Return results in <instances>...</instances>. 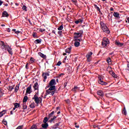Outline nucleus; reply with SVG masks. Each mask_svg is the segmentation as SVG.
Returning a JSON list of instances; mask_svg holds the SVG:
<instances>
[{"label":"nucleus","instance_id":"f257e3e1","mask_svg":"<svg viewBox=\"0 0 129 129\" xmlns=\"http://www.w3.org/2000/svg\"><path fill=\"white\" fill-rule=\"evenodd\" d=\"M100 26L102 30L105 33H106V34H109L110 33V31H109V29H108V28H107V26L103 23V22H100Z\"/></svg>","mask_w":129,"mask_h":129},{"label":"nucleus","instance_id":"f03ea898","mask_svg":"<svg viewBox=\"0 0 129 129\" xmlns=\"http://www.w3.org/2000/svg\"><path fill=\"white\" fill-rule=\"evenodd\" d=\"M109 44V40H108V38L106 37H104L103 39V41L102 42V46L103 47V48L106 47L107 45Z\"/></svg>","mask_w":129,"mask_h":129},{"label":"nucleus","instance_id":"7ed1b4c3","mask_svg":"<svg viewBox=\"0 0 129 129\" xmlns=\"http://www.w3.org/2000/svg\"><path fill=\"white\" fill-rule=\"evenodd\" d=\"M32 99H34V101L35 102L36 104H39V103L41 102V101H42V98L38 97V96H37L36 94H35L34 95V97L32 98Z\"/></svg>","mask_w":129,"mask_h":129},{"label":"nucleus","instance_id":"20e7f679","mask_svg":"<svg viewBox=\"0 0 129 129\" xmlns=\"http://www.w3.org/2000/svg\"><path fill=\"white\" fill-rule=\"evenodd\" d=\"M80 41H82V39H80L79 38L75 39V43L74 45L75 47H79L80 45Z\"/></svg>","mask_w":129,"mask_h":129},{"label":"nucleus","instance_id":"39448f33","mask_svg":"<svg viewBox=\"0 0 129 129\" xmlns=\"http://www.w3.org/2000/svg\"><path fill=\"white\" fill-rule=\"evenodd\" d=\"M55 84H56V80H55V79H52L50 81L49 85L47 86V88H49L50 86H54V85H55Z\"/></svg>","mask_w":129,"mask_h":129},{"label":"nucleus","instance_id":"423d86ee","mask_svg":"<svg viewBox=\"0 0 129 129\" xmlns=\"http://www.w3.org/2000/svg\"><path fill=\"white\" fill-rule=\"evenodd\" d=\"M5 49L8 51V53L10 54V55H13V49H12V48H11V47H10V46L6 45L5 47Z\"/></svg>","mask_w":129,"mask_h":129},{"label":"nucleus","instance_id":"0eeeda50","mask_svg":"<svg viewBox=\"0 0 129 129\" xmlns=\"http://www.w3.org/2000/svg\"><path fill=\"white\" fill-rule=\"evenodd\" d=\"M98 82L99 84H101V85H106V84H107V83L103 82V81L102 80V78L101 77H98Z\"/></svg>","mask_w":129,"mask_h":129},{"label":"nucleus","instance_id":"6e6552de","mask_svg":"<svg viewBox=\"0 0 129 129\" xmlns=\"http://www.w3.org/2000/svg\"><path fill=\"white\" fill-rule=\"evenodd\" d=\"M75 39H78V38H80L82 36V33L78 32V33H75L74 34Z\"/></svg>","mask_w":129,"mask_h":129},{"label":"nucleus","instance_id":"1a4fd4ad","mask_svg":"<svg viewBox=\"0 0 129 129\" xmlns=\"http://www.w3.org/2000/svg\"><path fill=\"white\" fill-rule=\"evenodd\" d=\"M48 94H50L53 96V94H55V91L47 90L46 91V95H48Z\"/></svg>","mask_w":129,"mask_h":129},{"label":"nucleus","instance_id":"9d476101","mask_svg":"<svg viewBox=\"0 0 129 129\" xmlns=\"http://www.w3.org/2000/svg\"><path fill=\"white\" fill-rule=\"evenodd\" d=\"M92 52L90 51L88 53V54L86 55V58L87 59V60L88 62H90V58H91V56L92 55Z\"/></svg>","mask_w":129,"mask_h":129},{"label":"nucleus","instance_id":"9b49d317","mask_svg":"<svg viewBox=\"0 0 129 129\" xmlns=\"http://www.w3.org/2000/svg\"><path fill=\"white\" fill-rule=\"evenodd\" d=\"M97 94H98L101 97H103L104 96V93L102 90H99L97 92Z\"/></svg>","mask_w":129,"mask_h":129},{"label":"nucleus","instance_id":"f8f14e48","mask_svg":"<svg viewBox=\"0 0 129 129\" xmlns=\"http://www.w3.org/2000/svg\"><path fill=\"white\" fill-rule=\"evenodd\" d=\"M42 127L40 128V129H47V128L48 127V126H49V124H48V123H44L42 124L41 125Z\"/></svg>","mask_w":129,"mask_h":129},{"label":"nucleus","instance_id":"ddd939ff","mask_svg":"<svg viewBox=\"0 0 129 129\" xmlns=\"http://www.w3.org/2000/svg\"><path fill=\"white\" fill-rule=\"evenodd\" d=\"M32 89V85H30L27 88L26 93L31 94V89Z\"/></svg>","mask_w":129,"mask_h":129},{"label":"nucleus","instance_id":"4468645a","mask_svg":"<svg viewBox=\"0 0 129 129\" xmlns=\"http://www.w3.org/2000/svg\"><path fill=\"white\" fill-rule=\"evenodd\" d=\"M109 73H110V74L112 75V76L114 77V78H117V76L116 75V74H115V73H114V72H113V71H109Z\"/></svg>","mask_w":129,"mask_h":129},{"label":"nucleus","instance_id":"2eb2a0df","mask_svg":"<svg viewBox=\"0 0 129 129\" xmlns=\"http://www.w3.org/2000/svg\"><path fill=\"white\" fill-rule=\"evenodd\" d=\"M115 45L117 46H118L119 47H122V46H123V43H120L119 41H116L115 42Z\"/></svg>","mask_w":129,"mask_h":129},{"label":"nucleus","instance_id":"dca6fc26","mask_svg":"<svg viewBox=\"0 0 129 129\" xmlns=\"http://www.w3.org/2000/svg\"><path fill=\"white\" fill-rule=\"evenodd\" d=\"M55 89H56V86H50L49 88L48 89V90H51L52 91H55Z\"/></svg>","mask_w":129,"mask_h":129},{"label":"nucleus","instance_id":"f3484780","mask_svg":"<svg viewBox=\"0 0 129 129\" xmlns=\"http://www.w3.org/2000/svg\"><path fill=\"white\" fill-rule=\"evenodd\" d=\"M3 17H9V14H8V12L7 11H4L2 14Z\"/></svg>","mask_w":129,"mask_h":129},{"label":"nucleus","instance_id":"a211bd4d","mask_svg":"<svg viewBox=\"0 0 129 129\" xmlns=\"http://www.w3.org/2000/svg\"><path fill=\"white\" fill-rule=\"evenodd\" d=\"M33 87H34L35 90H37L39 88V86L38 85V83H35Z\"/></svg>","mask_w":129,"mask_h":129},{"label":"nucleus","instance_id":"6ab92c4d","mask_svg":"<svg viewBox=\"0 0 129 129\" xmlns=\"http://www.w3.org/2000/svg\"><path fill=\"white\" fill-rule=\"evenodd\" d=\"M113 16L115 18H119V14L117 12H114Z\"/></svg>","mask_w":129,"mask_h":129},{"label":"nucleus","instance_id":"aec40b11","mask_svg":"<svg viewBox=\"0 0 129 129\" xmlns=\"http://www.w3.org/2000/svg\"><path fill=\"white\" fill-rule=\"evenodd\" d=\"M83 22V20H82L81 19H79L78 20L75 22V24H77V25L79 24V23H81V24Z\"/></svg>","mask_w":129,"mask_h":129},{"label":"nucleus","instance_id":"412c9836","mask_svg":"<svg viewBox=\"0 0 129 129\" xmlns=\"http://www.w3.org/2000/svg\"><path fill=\"white\" fill-rule=\"evenodd\" d=\"M71 47H69L66 50V53H68L69 54H70V52H71Z\"/></svg>","mask_w":129,"mask_h":129},{"label":"nucleus","instance_id":"4be33fe9","mask_svg":"<svg viewBox=\"0 0 129 129\" xmlns=\"http://www.w3.org/2000/svg\"><path fill=\"white\" fill-rule=\"evenodd\" d=\"M6 112H7L6 110H4L2 112H0V117H2V116H3V115H4V114H5L6 113Z\"/></svg>","mask_w":129,"mask_h":129},{"label":"nucleus","instance_id":"5701e85b","mask_svg":"<svg viewBox=\"0 0 129 129\" xmlns=\"http://www.w3.org/2000/svg\"><path fill=\"white\" fill-rule=\"evenodd\" d=\"M41 42H42V40L41 39H36L34 43L35 44H40L41 43Z\"/></svg>","mask_w":129,"mask_h":129},{"label":"nucleus","instance_id":"b1692460","mask_svg":"<svg viewBox=\"0 0 129 129\" xmlns=\"http://www.w3.org/2000/svg\"><path fill=\"white\" fill-rule=\"evenodd\" d=\"M42 77H43V78H44V80H43V81L45 82V80H46V79H47V76H46V73H43L42 74Z\"/></svg>","mask_w":129,"mask_h":129},{"label":"nucleus","instance_id":"393cba45","mask_svg":"<svg viewBox=\"0 0 129 129\" xmlns=\"http://www.w3.org/2000/svg\"><path fill=\"white\" fill-rule=\"evenodd\" d=\"M30 129H38V128L37 127V125H36V124L32 125V126L31 127Z\"/></svg>","mask_w":129,"mask_h":129},{"label":"nucleus","instance_id":"a878e982","mask_svg":"<svg viewBox=\"0 0 129 129\" xmlns=\"http://www.w3.org/2000/svg\"><path fill=\"white\" fill-rule=\"evenodd\" d=\"M35 61H36V59H34L33 57H31L30 58V63H34L35 62Z\"/></svg>","mask_w":129,"mask_h":129},{"label":"nucleus","instance_id":"bb28decb","mask_svg":"<svg viewBox=\"0 0 129 129\" xmlns=\"http://www.w3.org/2000/svg\"><path fill=\"white\" fill-rule=\"evenodd\" d=\"M39 55L42 57V58H46V55H44V54L41 53V52H39Z\"/></svg>","mask_w":129,"mask_h":129},{"label":"nucleus","instance_id":"cd10ccee","mask_svg":"<svg viewBox=\"0 0 129 129\" xmlns=\"http://www.w3.org/2000/svg\"><path fill=\"white\" fill-rule=\"evenodd\" d=\"M28 100V96H25L23 98V102H27V101Z\"/></svg>","mask_w":129,"mask_h":129},{"label":"nucleus","instance_id":"c85d7f7f","mask_svg":"<svg viewBox=\"0 0 129 129\" xmlns=\"http://www.w3.org/2000/svg\"><path fill=\"white\" fill-rule=\"evenodd\" d=\"M78 89H79V88H78V87H77V86H75V87L72 89V90H73L74 92H76V90H77Z\"/></svg>","mask_w":129,"mask_h":129},{"label":"nucleus","instance_id":"c756f323","mask_svg":"<svg viewBox=\"0 0 129 129\" xmlns=\"http://www.w3.org/2000/svg\"><path fill=\"white\" fill-rule=\"evenodd\" d=\"M29 106L31 108H35V103H32Z\"/></svg>","mask_w":129,"mask_h":129},{"label":"nucleus","instance_id":"7c9ffc66","mask_svg":"<svg viewBox=\"0 0 129 129\" xmlns=\"http://www.w3.org/2000/svg\"><path fill=\"white\" fill-rule=\"evenodd\" d=\"M14 107H15L16 108H18V107H20V105L19 103H16L14 104Z\"/></svg>","mask_w":129,"mask_h":129},{"label":"nucleus","instance_id":"2f4dec72","mask_svg":"<svg viewBox=\"0 0 129 129\" xmlns=\"http://www.w3.org/2000/svg\"><path fill=\"white\" fill-rule=\"evenodd\" d=\"M122 113L124 114V115H126V110H125V107H124V109L122 111Z\"/></svg>","mask_w":129,"mask_h":129},{"label":"nucleus","instance_id":"473e14b6","mask_svg":"<svg viewBox=\"0 0 129 129\" xmlns=\"http://www.w3.org/2000/svg\"><path fill=\"white\" fill-rule=\"evenodd\" d=\"M47 121H48V117H45L43 119V122L44 123H47Z\"/></svg>","mask_w":129,"mask_h":129},{"label":"nucleus","instance_id":"72a5a7b5","mask_svg":"<svg viewBox=\"0 0 129 129\" xmlns=\"http://www.w3.org/2000/svg\"><path fill=\"white\" fill-rule=\"evenodd\" d=\"M63 25H60L58 28L57 30H58V31H61V30H63Z\"/></svg>","mask_w":129,"mask_h":129},{"label":"nucleus","instance_id":"f704fd0d","mask_svg":"<svg viewBox=\"0 0 129 129\" xmlns=\"http://www.w3.org/2000/svg\"><path fill=\"white\" fill-rule=\"evenodd\" d=\"M12 89H14V86H9V88L8 89V90H9L10 91H12Z\"/></svg>","mask_w":129,"mask_h":129},{"label":"nucleus","instance_id":"c9c22d12","mask_svg":"<svg viewBox=\"0 0 129 129\" xmlns=\"http://www.w3.org/2000/svg\"><path fill=\"white\" fill-rule=\"evenodd\" d=\"M59 124H60V123H56V124L54 125V127H52V128H57V126H59Z\"/></svg>","mask_w":129,"mask_h":129},{"label":"nucleus","instance_id":"e433bc0d","mask_svg":"<svg viewBox=\"0 0 129 129\" xmlns=\"http://www.w3.org/2000/svg\"><path fill=\"white\" fill-rule=\"evenodd\" d=\"M18 90H19V86L17 85L15 89V92H17Z\"/></svg>","mask_w":129,"mask_h":129},{"label":"nucleus","instance_id":"4c0bfd02","mask_svg":"<svg viewBox=\"0 0 129 129\" xmlns=\"http://www.w3.org/2000/svg\"><path fill=\"white\" fill-rule=\"evenodd\" d=\"M22 9L23 10V11L27 12V7L26 6H23L22 7Z\"/></svg>","mask_w":129,"mask_h":129},{"label":"nucleus","instance_id":"58836bf2","mask_svg":"<svg viewBox=\"0 0 129 129\" xmlns=\"http://www.w3.org/2000/svg\"><path fill=\"white\" fill-rule=\"evenodd\" d=\"M23 109H27V105H26V103H23Z\"/></svg>","mask_w":129,"mask_h":129},{"label":"nucleus","instance_id":"ea45409f","mask_svg":"<svg viewBox=\"0 0 129 129\" xmlns=\"http://www.w3.org/2000/svg\"><path fill=\"white\" fill-rule=\"evenodd\" d=\"M3 122L5 125H7L8 124V122L5 119L3 120Z\"/></svg>","mask_w":129,"mask_h":129},{"label":"nucleus","instance_id":"a19ab883","mask_svg":"<svg viewBox=\"0 0 129 129\" xmlns=\"http://www.w3.org/2000/svg\"><path fill=\"white\" fill-rule=\"evenodd\" d=\"M62 64V62L61 61H59L57 63H56V66H60Z\"/></svg>","mask_w":129,"mask_h":129},{"label":"nucleus","instance_id":"79ce46f5","mask_svg":"<svg viewBox=\"0 0 129 129\" xmlns=\"http://www.w3.org/2000/svg\"><path fill=\"white\" fill-rule=\"evenodd\" d=\"M1 45L4 46V48H6V45H5V42L3 41H1Z\"/></svg>","mask_w":129,"mask_h":129},{"label":"nucleus","instance_id":"37998d69","mask_svg":"<svg viewBox=\"0 0 129 129\" xmlns=\"http://www.w3.org/2000/svg\"><path fill=\"white\" fill-rule=\"evenodd\" d=\"M56 118H57V116H54V117L52 118L50 120L51 121H53V120H54V119H56Z\"/></svg>","mask_w":129,"mask_h":129},{"label":"nucleus","instance_id":"c03bdc74","mask_svg":"<svg viewBox=\"0 0 129 129\" xmlns=\"http://www.w3.org/2000/svg\"><path fill=\"white\" fill-rule=\"evenodd\" d=\"M111 61V59H110V58H108L107 59V63H108V64H109L110 63Z\"/></svg>","mask_w":129,"mask_h":129},{"label":"nucleus","instance_id":"a18cd8bd","mask_svg":"<svg viewBox=\"0 0 129 129\" xmlns=\"http://www.w3.org/2000/svg\"><path fill=\"white\" fill-rule=\"evenodd\" d=\"M72 2L75 5H76V3H77V1L76 0H72Z\"/></svg>","mask_w":129,"mask_h":129},{"label":"nucleus","instance_id":"49530a36","mask_svg":"<svg viewBox=\"0 0 129 129\" xmlns=\"http://www.w3.org/2000/svg\"><path fill=\"white\" fill-rule=\"evenodd\" d=\"M96 10L97 11H98L99 13H100V9H99V7H96Z\"/></svg>","mask_w":129,"mask_h":129},{"label":"nucleus","instance_id":"de8ad7c7","mask_svg":"<svg viewBox=\"0 0 129 129\" xmlns=\"http://www.w3.org/2000/svg\"><path fill=\"white\" fill-rule=\"evenodd\" d=\"M40 32H45L44 29H39Z\"/></svg>","mask_w":129,"mask_h":129},{"label":"nucleus","instance_id":"09e8293b","mask_svg":"<svg viewBox=\"0 0 129 129\" xmlns=\"http://www.w3.org/2000/svg\"><path fill=\"white\" fill-rule=\"evenodd\" d=\"M58 34L59 36H61L62 35V31H58Z\"/></svg>","mask_w":129,"mask_h":129},{"label":"nucleus","instance_id":"8fccbe9b","mask_svg":"<svg viewBox=\"0 0 129 129\" xmlns=\"http://www.w3.org/2000/svg\"><path fill=\"white\" fill-rule=\"evenodd\" d=\"M75 127H76L77 128H79V126L78 125H76V124H77V123H75Z\"/></svg>","mask_w":129,"mask_h":129},{"label":"nucleus","instance_id":"3c124183","mask_svg":"<svg viewBox=\"0 0 129 129\" xmlns=\"http://www.w3.org/2000/svg\"><path fill=\"white\" fill-rule=\"evenodd\" d=\"M33 36L34 38H36L37 37V35H36V33H33Z\"/></svg>","mask_w":129,"mask_h":129},{"label":"nucleus","instance_id":"603ef678","mask_svg":"<svg viewBox=\"0 0 129 129\" xmlns=\"http://www.w3.org/2000/svg\"><path fill=\"white\" fill-rule=\"evenodd\" d=\"M28 66H29V63H27L26 64L25 68H26V69H28Z\"/></svg>","mask_w":129,"mask_h":129},{"label":"nucleus","instance_id":"864d4df0","mask_svg":"<svg viewBox=\"0 0 129 129\" xmlns=\"http://www.w3.org/2000/svg\"><path fill=\"white\" fill-rule=\"evenodd\" d=\"M63 85H64V87H66V86H67V83H66V82L64 83V84H63Z\"/></svg>","mask_w":129,"mask_h":129},{"label":"nucleus","instance_id":"5fc2aeb1","mask_svg":"<svg viewBox=\"0 0 129 129\" xmlns=\"http://www.w3.org/2000/svg\"><path fill=\"white\" fill-rule=\"evenodd\" d=\"M54 111H53L51 113H50L49 116H50V115H52L54 114Z\"/></svg>","mask_w":129,"mask_h":129},{"label":"nucleus","instance_id":"6e6d98bb","mask_svg":"<svg viewBox=\"0 0 129 129\" xmlns=\"http://www.w3.org/2000/svg\"><path fill=\"white\" fill-rule=\"evenodd\" d=\"M93 126L94 128H96V127H98V126L96 125H94Z\"/></svg>","mask_w":129,"mask_h":129},{"label":"nucleus","instance_id":"4d7b16f0","mask_svg":"<svg viewBox=\"0 0 129 129\" xmlns=\"http://www.w3.org/2000/svg\"><path fill=\"white\" fill-rule=\"evenodd\" d=\"M7 32H8L9 33H10V32H11V29L10 28H8L7 29Z\"/></svg>","mask_w":129,"mask_h":129},{"label":"nucleus","instance_id":"13d9d810","mask_svg":"<svg viewBox=\"0 0 129 129\" xmlns=\"http://www.w3.org/2000/svg\"><path fill=\"white\" fill-rule=\"evenodd\" d=\"M15 33H16V34H19L20 33V32L19 31H15Z\"/></svg>","mask_w":129,"mask_h":129},{"label":"nucleus","instance_id":"bf43d9fd","mask_svg":"<svg viewBox=\"0 0 129 129\" xmlns=\"http://www.w3.org/2000/svg\"><path fill=\"white\" fill-rule=\"evenodd\" d=\"M28 21L29 23H30V25H32V23L31 22V20L30 19H28Z\"/></svg>","mask_w":129,"mask_h":129},{"label":"nucleus","instance_id":"052dcab7","mask_svg":"<svg viewBox=\"0 0 129 129\" xmlns=\"http://www.w3.org/2000/svg\"><path fill=\"white\" fill-rule=\"evenodd\" d=\"M3 2H2L1 0H0V6L3 5Z\"/></svg>","mask_w":129,"mask_h":129},{"label":"nucleus","instance_id":"680f3d73","mask_svg":"<svg viewBox=\"0 0 129 129\" xmlns=\"http://www.w3.org/2000/svg\"><path fill=\"white\" fill-rule=\"evenodd\" d=\"M110 11H111V12H112V11H113V8H111L110 9Z\"/></svg>","mask_w":129,"mask_h":129},{"label":"nucleus","instance_id":"e2e57ef3","mask_svg":"<svg viewBox=\"0 0 129 129\" xmlns=\"http://www.w3.org/2000/svg\"><path fill=\"white\" fill-rule=\"evenodd\" d=\"M59 109H60V107H56V110H59Z\"/></svg>","mask_w":129,"mask_h":129},{"label":"nucleus","instance_id":"0e129e2a","mask_svg":"<svg viewBox=\"0 0 129 129\" xmlns=\"http://www.w3.org/2000/svg\"><path fill=\"white\" fill-rule=\"evenodd\" d=\"M52 33H53V34H56V32H55V30H53V31H52Z\"/></svg>","mask_w":129,"mask_h":129},{"label":"nucleus","instance_id":"69168bd1","mask_svg":"<svg viewBox=\"0 0 129 129\" xmlns=\"http://www.w3.org/2000/svg\"><path fill=\"white\" fill-rule=\"evenodd\" d=\"M127 68H128V69H129V63L127 64Z\"/></svg>","mask_w":129,"mask_h":129},{"label":"nucleus","instance_id":"338daca9","mask_svg":"<svg viewBox=\"0 0 129 129\" xmlns=\"http://www.w3.org/2000/svg\"><path fill=\"white\" fill-rule=\"evenodd\" d=\"M45 74H46V76H49V75L48 73H45Z\"/></svg>","mask_w":129,"mask_h":129},{"label":"nucleus","instance_id":"774afa93","mask_svg":"<svg viewBox=\"0 0 129 129\" xmlns=\"http://www.w3.org/2000/svg\"><path fill=\"white\" fill-rule=\"evenodd\" d=\"M127 22L129 23V17L127 18Z\"/></svg>","mask_w":129,"mask_h":129}]
</instances>
